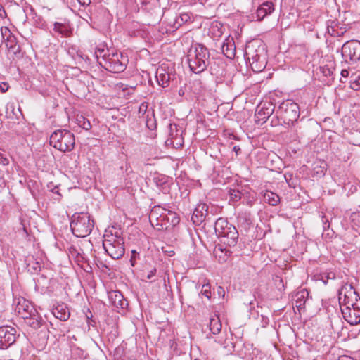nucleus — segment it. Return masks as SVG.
Returning <instances> with one entry per match:
<instances>
[{
	"label": "nucleus",
	"instance_id": "nucleus-63",
	"mask_svg": "<svg viewBox=\"0 0 360 360\" xmlns=\"http://www.w3.org/2000/svg\"><path fill=\"white\" fill-rule=\"evenodd\" d=\"M172 255H174V252L172 251Z\"/></svg>",
	"mask_w": 360,
	"mask_h": 360
},
{
	"label": "nucleus",
	"instance_id": "nucleus-15",
	"mask_svg": "<svg viewBox=\"0 0 360 360\" xmlns=\"http://www.w3.org/2000/svg\"><path fill=\"white\" fill-rule=\"evenodd\" d=\"M274 11V6L272 2L266 1L262 3L257 9L255 15L257 20H262L266 15Z\"/></svg>",
	"mask_w": 360,
	"mask_h": 360
},
{
	"label": "nucleus",
	"instance_id": "nucleus-51",
	"mask_svg": "<svg viewBox=\"0 0 360 360\" xmlns=\"http://www.w3.org/2000/svg\"><path fill=\"white\" fill-rule=\"evenodd\" d=\"M328 32L331 34V35H333V36H338V37H340L342 36L343 34H344V32H335V30H333V32L330 33V30H328Z\"/></svg>",
	"mask_w": 360,
	"mask_h": 360
},
{
	"label": "nucleus",
	"instance_id": "nucleus-31",
	"mask_svg": "<svg viewBox=\"0 0 360 360\" xmlns=\"http://www.w3.org/2000/svg\"><path fill=\"white\" fill-rule=\"evenodd\" d=\"M156 121L154 118V115L152 114L149 117V114L147 115L146 126L150 130H153L156 128Z\"/></svg>",
	"mask_w": 360,
	"mask_h": 360
},
{
	"label": "nucleus",
	"instance_id": "nucleus-20",
	"mask_svg": "<svg viewBox=\"0 0 360 360\" xmlns=\"http://www.w3.org/2000/svg\"><path fill=\"white\" fill-rule=\"evenodd\" d=\"M221 323L217 316H214L210 319V329L214 335L219 334L221 330Z\"/></svg>",
	"mask_w": 360,
	"mask_h": 360
},
{
	"label": "nucleus",
	"instance_id": "nucleus-34",
	"mask_svg": "<svg viewBox=\"0 0 360 360\" xmlns=\"http://www.w3.org/2000/svg\"><path fill=\"white\" fill-rule=\"evenodd\" d=\"M210 288L211 287L209 283L203 284L202 287L201 293L208 299H210L211 297Z\"/></svg>",
	"mask_w": 360,
	"mask_h": 360
},
{
	"label": "nucleus",
	"instance_id": "nucleus-6",
	"mask_svg": "<svg viewBox=\"0 0 360 360\" xmlns=\"http://www.w3.org/2000/svg\"><path fill=\"white\" fill-rule=\"evenodd\" d=\"M103 246L107 254L114 259L121 258L125 252L123 238L118 235H105Z\"/></svg>",
	"mask_w": 360,
	"mask_h": 360
},
{
	"label": "nucleus",
	"instance_id": "nucleus-23",
	"mask_svg": "<svg viewBox=\"0 0 360 360\" xmlns=\"http://www.w3.org/2000/svg\"><path fill=\"white\" fill-rule=\"evenodd\" d=\"M16 310L22 316V314H27V316H31V314L34 312L32 306H30L25 300H23V303H18L16 307Z\"/></svg>",
	"mask_w": 360,
	"mask_h": 360
},
{
	"label": "nucleus",
	"instance_id": "nucleus-57",
	"mask_svg": "<svg viewBox=\"0 0 360 360\" xmlns=\"http://www.w3.org/2000/svg\"><path fill=\"white\" fill-rule=\"evenodd\" d=\"M155 210H152L151 212H150V217H153V214H155Z\"/></svg>",
	"mask_w": 360,
	"mask_h": 360
},
{
	"label": "nucleus",
	"instance_id": "nucleus-26",
	"mask_svg": "<svg viewBox=\"0 0 360 360\" xmlns=\"http://www.w3.org/2000/svg\"><path fill=\"white\" fill-rule=\"evenodd\" d=\"M191 219L195 224L200 225L205 220V217L202 216V214L198 210V207H196L191 217Z\"/></svg>",
	"mask_w": 360,
	"mask_h": 360
},
{
	"label": "nucleus",
	"instance_id": "nucleus-1",
	"mask_svg": "<svg viewBox=\"0 0 360 360\" xmlns=\"http://www.w3.org/2000/svg\"><path fill=\"white\" fill-rule=\"evenodd\" d=\"M188 68H207L212 65L207 49L202 44H193L189 53L183 59Z\"/></svg>",
	"mask_w": 360,
	"mask_h": 360
},
{
	"label": "nucleus",
	"instance_id": "nucleus-39",
	"mask_svg": "<svg viewBox=\"0 0 360 360\" xmlns=\"http://www.w3.org/2000/svg\"><path fill=\"white\" fill-rule=\"evenodd\" d=\"M351 87L352 89L355 91H358L360 89V76H358V79L356 78H354L351 80Z\"/></svg>",
	"mask_w": 360,
	"mask_h": 360
},
{
	"label": "nucleus",
	"instance_id": "nucleus-44",
	"mask_svg": "<svg viewBox=\"0 0 360 360\" xmlns=\"http://www.w3.org/2000/svg\"><path fill=\"white\" fill-rule=\"evenodd\" d=\"M322 164H323V165L320 166V169H321L320 171H317L316 172L321 175H324L325 172L326 171V164L325 162H323Z\"/></svg>",
	"mask_w": 360,
	"mask_h": 360
},
{
	"label": "nucleus",
	"instance_id": "nucleus-24",
	"mask_svg": "<svg viewBox=\"0 0 360 360\" xmlns=\"http://www.w3.org/2000/svg\"><path fill=\"white\" fill-rule=\"evenodd\" d=\"M309 295L307 290H303L296 294L297 300L295 301L296 307L300 309L304 306L305 300H303Z\"/></svg>",
	"mask_w": 360,
	"mask_h": 360
},
{
	"label": "nucleus",
	"instance_id": "nucleus-10",
	"mask_svg": "<svg viewBox=\"0 0 360 360\" xmlns=\"http://www.w3.org/2000/svg\"><path fill=\"white\" fill-rule=\"evenodd\" d=\"M345 319L351 325L360 323V302L356 307H345L341 309Z\"/></svg>",
	"mask_w": 360,
	"mask_h": 360
},
{
	"label": "nucleus",
	"instance_id": "nucleus-30",
	"mask_svg": "<svg viewBox=\"0 0 360 360\" xmlns=\"http://www.w3.org/2000/svg\"><path fill=\"white\" fill-rule=\"evenodd\" d=\"M77 120L78 121L79 126L84 129L89 130L91 129V125L90 122L82 115L77 117Z\"/></svg>",
	"mask_w": 360,
	"mask_h": 360
},
{
	"label": "nucleus",
	"instance_id": "nucleus-59",
	"mask_svg": "<svg viewBox=\"0 0 360 360\" xmlns=\"http://www.w3.org/2000/svg\"><path fill=\"white\" fill-rule=\"evenodd\" d=\"M98 63H99L100 65L102 66V68H104V65L102 64L101 62H98Z\"/></svg>",
	"mask_w": 360,
	"mask_h": 360
},
{
	"label": "nucleus",
	"instance_id": "nucleus-17",
	"mask_svg": "<svg viewBox=\"0 0 360 360\" xmlns=\"http://www.w3.org/2000/svg\"><path fill=\"white\" fill-rule=\"evenodd\" d=\"M52 314L56 318L63 321L68 320L70 317V311L63 304H58L54 307Z\"/></svg>",
	"mask_w": 360,
	"mask_h": 360
},
{
	"label": "nucleus",
	"instance_id": "nucleus-45",
	"mask_svg": "<svg viewBox=\"0 0 360 360\" xmlns=\"http://www.w3.org/2000/svg\"><path fill=\"white\" fill-rule=\"evenodd\" d=\"M313 77L315 79H317L321 82H324V79H323V75L321 73L319 72V75H316V69L313 70Z\"/></svg>",
	"mask_w": 360,
	"mask_h": 360
},
{
	"label": "nucleus",
	"instance_id": "nucleus-11",
	"mask_svg": "<svg viewBox=\"0 0 360 360\" xmlns=\"http://www.w3.org/2000/svg\"><path fill=\"white\" fill-rule=\"evenodd\" d=\"M275 106L271 102H265L257 106L255 116L258 121L266 122L268 118L273 114Z\"/></svg>",
	"mask_w": 360,
	"mask_h": 360
},
{
	"label": "nucleus",
	"instance_id": "nucleus-46",
	"mask_svg": "<svg viewBox=\"0 0 360 360\" xmlns=\"http://www.w3.org/2000/svg\"><path fill=\"white\" fill-rule=\"evenodd\" d=\"M325 274H326L325 277L327 279H335V274L333 271L326 273Z\"/></svg>",
	"mask_w": 360,
	"mask_h": 360
},
{
	"label": "nucleus",
	"instance_id": "nucleus-33",
	"mask_svg": "<svg viewBox=\"0 0 360 360\" xmlns=\"http://www.w3.org/2000/svg\"><path fill=\"white\" fill-rule=\"evenodd\" d=\"M190 20V15L188 13H181L179 17L176 19V23L179 25V26L182 24L187 22Z\"/></svg>",
	"mask_w": 360,
	"mask_h": 360
},
{
	"label": "nucleus",
	"instance_id": "nucleus-32",
	"mask_svg": "<svg viewBox=\"0 0 360 360\" xmlns=\"http://www.w3.org/2000/svg\"><path fill=\"white\" fill-rule=\"evenodd\" d=\"M153 181L155 184V185L160 188L162 187L163 185H165L167 182L166 178L165 176L160 175L153 176Z\"/></svg>",
	"mask_w": 360,
	"mask_h": 360
},
{
	"label": "nucleus",
	"instance_id": "nucleus-27",
	"mask_svg": "<svg viewBox=\"0 0 360 360\" xmlns=\"http://www.w3.org/2000/svg\"><path fill=\"white\" fill-rule=\"evenodd\" d=\"M53 30L66 37L69 33L68 27L65 25L58 22H56L53 24Z\"/></svg>",
	"mask_w": 360,
	"mask_h": 360
},
{
	"label": "nucleus",
	"instance_id": "nucleus-60",
	"mask_svg": "<svg viewBox=\"0 0 360 360\" xmlns=\"http://www.w3.org/2000/svg\"><path fill=\"white\" fill-rule=\"evenodd\" d=\"M120 65H126L124 63H123L122 62L120 63Z\"/></svg>",
	"mask_w": 360,
	"mask_h": 360
},
{
	"label": "nucleus",
	"instance_id": "nucleus-42",
	"mask_svg": "<svg viewBox=\"0 0 360 360\" xmlns=\"http://www.w3.org/2000/svg\"><path fill=\"white\" fill-rule=\"evenodd\" d=\"M8 163H9L8 159L5 155L0 153V164L5 166V165H8Z\"/></svg>",
	"mask_w": 360,
	"mask_h": 360
},
{
	"label": "nucleus",
	"instance_id": "nucleus-47",
	"mask_svg": "<svg viewBox=\"0 0 360 360\" xmlns=\"http://www.w3.org/2000/svg\"><path fill=\"white\" fill-rule=\"evenodd\" d=\"M155 274H156V269L154 268L148 274V275L146 276V278L151 279L155 276Z\"/></svg>",
	"mask_w": 360,
	"mask_h": 360
},
{
	"label": "nucleus",
	"instance_id": "nucleus-62",
	"mask_svg": "<svg viewBox=\"0 0 360 360\" xmlns=\"http://www.w3.org/2000/svg\"><path fill=\"white\" fill-rule=\"evenodd\" d=\"M254 62L252 63H250V67L252 68V65H253Z\"/></svg>",
	"mask_w": 360,
	"mask_h": 360
},
{
	"label": "nucleus",
	"instance_id": "nucleus-7",
	"mask_svg": "<svg viewBox=\"0 0 360 360\" xmlns=\"http://www.w3.org/2000/svg\"><path fill=\"white\" fill-rule=\"evenodd\" d=\"M342 56L347 63L354 64L360 60V41L351 40L342 46Z\"/></svg>",
	"mask_w": 360,
	"mask_h": 360
},
{
	"label": "nucleus",
	"instance_id": "nucleus-9",
	"mask_svg": "<svg viewBox=\"0 0 360 360\" xmlns=\"http://www.w3.org/2000/svg\"><path fill=\"white\" fill-rule=\"evenodd\" d=\"M356 297H359V295L351 285H345L343 286L338 293V300L341 309L343 306H345V307H349V304H352V298H355L356 300Z\"/></svg>",
	"mask_w": 360,
	"mask_h": 360
},
{
	"label": "nucleus",
	"instance_id": "nucleus-64",
	"mask_svg": "<svg viewBox=\"0 0 360 360\" xmlns=\"http://www.w3.org/2000/svg\"><path fill=\"white\" fill-rule=\"evenodd\" d=\"M194 360H199V359H194Z\"/></svg>",
	"mask_w": 360,
	"mask_h": 360
},
{
	"label": "nucleus",
	"instance_id": "nucleus-40",
	"mask_svg": "<svg viewBox=\"0 0 360 360\" xmlns=\"http://www.w3.org/2000/svg\"><path fill=\"white\" fill-rule=\"evenodd\" d=\"M148 108V103H142L141 105L139 106V114L143 115Z\"/></svg>",
	"mask_w": 360,
	"mask_h": 360
},
{
	"label": "nucleus",
	"instance_id": "nucleus-29",
	"mask_svg": "<svg viewBox=\"0 0 360 360\" xmlns=\"http://www.w3.org/2000/svg\"><path fill=\"white\" fill-rule=\"evenodd\" d=\"M230 196V201L233 202H238L241 198V192L237 189H230L229 191Z\"/></svg>",
	"mask_w": 360,
	"mask_h": 360
},
{
	"label": "nucleus",
	"instance_id": "nucleus-43",
	"mask_svg": "<svg viewBox=\"0 0 360 360\" xmlns=\"http://www.w3.org/2000/svg\"><path fill=\"white\" fill-rule=\"evenodd\" d=\"M8 87H9L8 84L6 82H2L0 84V89H1V91L2 93L7 91L8 89Z\"/></svg>",
	"mask_w": 360,
	"mask_h": 360
},
{
	"label": "nucleus",
	"instance_id": "nucleus-16",
	"mask_svg": "<svg viewBox=\"0 0 360 360\" xmlns=\"http://www.w3.org/2000/svg\"><path fill=\"white\" fill-rule=\"evenodd\" d=\"M22 318L25 320L26 323L34 329H38L45 323L43 319L36 313L35 310L31 316L22 314Z\"/></svg>",
	"mask_w": 360,
	"mask_h": 360
},
{
	"label": "nucleus",
	"instance_id": "nucleus-35",
	"mask_svg": "<svg viewBox=\"0 0 360 360\" xmlns=\"http://www.w3.org/2000/svg\"><path fill=\"white\" fill-rule=\"evenodd\" d=\"M235 345L231 340H226L224 342V348L228 353L231 354L234 351Z\"/></svg>",
	"mask_w": 360,
	"mask_h": 360
},
{
	"label": "nucleus",
	"instance_id": "nucleus-22",
	"mask_svg": "<svg viewBox=\"0 0 360 360\" xmlns=\"http://www.w3.org/2000/svg\"><path fill=\"white\" fill-rule=\"evenodd\" d=\"M81 248L75 245H71L69 249V256L76 260L77 262H82L84 257L81 253Z\"/></svg>",
	"mask_w": 360,
	"mask_h": 360
},
{
	"label": "nucleus",
	"instance_id": "nucleus-25",
	"mask_svg": "<svg viewBox=\"0 0 360 360\" xmlns=\"http://www.w3.org/2000/svg\"><path fill=\"white\" fill-rule=\"evenodd\" d=\"M8 55L13 57V60H20L23 55L18 44L14 45L12 48L8 49Z\"/></svg>",
	"mask_w": 360,
	"mask_h": 360
},
{
	"label": "nucleus",
	"instance_id": "nucleus-21",
	"mask_svg": "<svg viewBox=\"0 0 360 360\" xmlns=\"http://www.w3.org/2000/svg\"><path fill=\"white\" fill-rule=\"evenodd\" d=\"M263 197L266 202L273 206L276 205L280 201L279 196L276 193L269 191H266L263 194Z\"/></svg>",
	"mask_w": 360,
	"mask_h": 360
},
{
	"label": "nucleus",
	"instance_id": "nucleus-49",
	"mask_svg": "<svg viewBox=\"0 0 360 360\" xmlns=\"http://www.w3.org/2000/svg\"><path fill=\"white\" fill-rule=\"evenodd\" d=\"M340 74L342 77H347L349 75V71L347 69H342Z\"/></svg>",
	"mask_w": 360,
	"mask_h": 360
},
{
	"label": "nucleus",
	"instance_id": "nucleus-48",
	"mask_svg": "<svg viewBox=\"0 0 360 360\" xmlns=\"http://www.w3.org/2000/svg\"><path fill=\"white\" fill-rule=\"evenodd\" d=\"M322 221H323V228L324 230H326L327 228H329L330 224H329V222H328L327 219H325V217H323Z\"/></svg>",
	"mask_w": 360,
	"mask_h": 360
},
{
	"label": "nucleus",
	"instance_id": "nucleus-14",
	"mask_svg": "<svg viewBox=\"0 0 360 360\" xmlns=\"http://www.w3.org/2000/svg\"><path fill=\"white\" fill-rule=\"evenodd\" d=\"M223 54L229 59H233L236 55V46L233 38L227 37L221 44Z\"/></svg>",
	"mask_w": 360,
	"mask_h": 360
},
{
	"label": "nucleus",
	"instance_id": "nucleus-53",
	"mask_svg": "<svg viewBox=\"0 0 360 360\" xmlns=\"http://www.w3.org/2000/svg\"><path fill=\"white\" fill-rule=\"evenodd\" d=\"M233 150L236 153V155H238L241 151L240 148L238 146H235Z\"/></svg>",
	"mask_w": 360,
	"mask_h": 360
},
{
	"label": "nucleus",
	"instance_id": "nucleus-54",
	"mask_svg": "<svg viewBox=\"0 0 360 360\" xmlns=\"http://www.w3.org/2000/svg\"><path fill=\"white\" fill-rule=\"evenodd\" d=\"M215 210H216V208L214 206H211V207H210V214H211L212 215H214Z\"/></svg>",
	"mask_w": 360,
	"mask_h": 360
},
{
	"label": "nucleus",
	"instance_id": "nucleus-38",
	"mask_svg": "<svg viewBox=\"0 0 360 360\" xmlns=\"http://www.w3.org/2000/svg\"><path fill=\"white\" fill-rule=\"evenodd\" d=\"M351 217L354 225L360 228V212L353 213Z\"/></svg>",
	"mask_w": 360,
	"mask_h": 360
},
{
	"label": "nucleus",
	"instance_id": "nucleus-19",
	"mask_svg": "<svg viewBox=\"0 0 360 360\" xmlns=\"http://www.w3.org/2000/svg\"><path fill=\"white\" fill-rule=\"evenodd\" d=\"M27 271L32 274H37L41 271V264L33 257L26 259Z\"/></svg>",
	"mask_w": 360,
	"mask_h": 360
},
{
	"label": "nucleus",
	"instance_id": "nucleus-8",
	"mask_svg": "<svg viewBox=\"0 0 360 360\" xmlns=\"http://www.w3.org/2000/svg\"><path fill=\"white\" fill-rule=\"evenodd\" d=\"M17 330L10 326L0 327V349H6L13 345L17 339Z\"/></svg>",
	"mask_w": 360,
	"mask_h": 360
},
{
	"label": "nucleus",
	"instance_id": "nucleus-3",
	"mask_svg": "<svg viewBox=\"0 0 360 360\" xmlns=\"http://www.w3.org/2000/svg\"><path fill=\"white\" fill-rule=\"evenodd\" d=\"M94 222L87 212L75 213L71 218L70 229L72 233L78 238L89 236L94 228Z\"/></svg>",
	"mask_w": 360,
	"mask_h": 360
},
{
	"label": "nucleus",
	"instance_id": "nucleus-61",
	"mask_svg": "<svg viewBox=\"0 0 360 360\" xmlns=\"http://www.w3.org/2000/svg\"><path fill=\"white\" fill-rule=\"evenodd\" d=\"M252 70H253L255 72H259V71H255L254 68H252Z\"/></svg>",
	"mask_w": 360,
	"mask_h": 360
},
{
	"label": "nucleus",
	"instance_id": "nucleus-4",
	"mask_svg": "<svg viewBox=\"0 0 360 360\" xmlns=\"http://www.w3.org/2000/svg\"><path fill=\"white\" fill-rule=\"evenodd\" d=\"M50 144L61 152L72 151L75 145V135L69 130H56L50 136Z\"/></svg>",
	"mask_w": 360,
	"mask_h": 360
},
{
	"label": "nucleus",
	"instance_id": "nucleus-36",
	"mask_svg": "<svg viewBox=\"0 0 360 360\" xmlns=\"http://www.w3.org/2000/svg\"><path fill=\"white\" fill-rule=\"evenodd\" d=\"M319 72L323 75V79L333 75L331 69H316V75H319Z\"/></svg>",
	"mask_w": 360,
	"mask_h": 360
},
{
	"label": "nucleus",
	"instance_id": "nucleus-50",
	"mask_svg": "<svg viewBox=\"0 0 360 360\" xmlns=\"http://www.w3.org/2000/svg\"><path fill=\"white\" fill-rule=\"evenodd\" d=\"M352 304H349V307H356V304L360 302V301H359V297H356V300L355 298H352Z\"/></svg>",
	"mask_w": 360,
	"mask_h": 360
},
{
	"label": "nucleus",
	"instance_id": "nucleus-37",
	"mask_svg": "<svg viewBox=\"0 0 360 360\" xmlns=\"http://www.w3.org/2000/svg\"><path fill=\"white\" fill-rule=\"evenodd\" d=\"M140 259V254L139 252H136V250H133L131 251V256L130 258V263L132 266H134L136 261Z\"/></svg>",
	"mask_w": 360,
	"mask_h": 360
},
{
	"label": "nucleus",
	"instance_id": "nucleus-52",
	"mask_svg": "<svg viewBox=\"0 0 360 360\" xmlns=\"http://www.w3.org/2000/svg\"><path fill=\"white\" fill-rule=\"evenodd\" d=\"M6 15V13L4 8L0 5V17L4 18Z\"/></svg>",
	"mask_w": 360,
	"mask_h": 360
},
{
	"label": "nucleus",
	"instance_id": "nucleus-55",
	"mask_svg": "<svg viewBox=\"0 0 360 360\" xmlns=\"http://www.w3.org/2000/svg\"><path fill=\"white\" fill-rule=\"evenodd\" d=\"M252 58L253 60L257 61L258 59L259 58V56L257 54H256L255 56H252Z\"/></svg>",
	"mask_w": 360,
	"mask_h": 360
},
{
	"label": "nucleus",
	"instance_id": "nucleus-12",
	"mask_svg": "<svg viewBox=\"0 0 360 360\" xmlns=\"http://www.w3.org/2000/svg\"><path fill=\"white\" fill-rule=\"evenodd\" d=\"M108 299L110 304L117 311L119 309H124L128 306V302L124 299L120 291L112 290L109 292Z\"/></svg>",
	"mask_w": 360,
	"mask_h": 360
},
{
	"label": "nucleus",
	"instance_id": "nucleus-5",
	"mask_svg": "<svg viewBox=\"0 0 360 360\" xmlns=\"http://www.w3.org/2000/svg\"><path fill=\"white\" fill-rule=\"evenodd\" d=\"M276 116L285 124H292L300 117L299 105L291 100L285 101L276 110Z\"/></svg>",
	"mask_w": 360,
	"mask_h": 360
},
{
	"label": "nucleus",
	"instance_id": "nucleus-18",
	"mask_svg": "<svg viewBox=\"0 0 360 360\" xmlns=\"http://www.w3.org/2000/svg\"><path fill=\"white\" fill-rule=\"evenodd\" d=\"M1 36L4 39H6V46L7 49H11L14 45H18L15 37L11 34L9 29L6 27L1 28Z\"/></svg>",
	"mask_w": 360,
	"mask_h": 360
},
{
	"label": "nucleus",
	"instance_id": "nucleus-41",
	"mask_svg": "<svg viewBox=\"0 0 360 360\" xmlns=\"http://www.w3.org/2000/svg\"><path fill=\"white\" fill-rule=\"evenodd\" d=\"M105 52L104 49L97 48L96 51H95V56L98 59L99 56H102L103 58H104L105 54H103Z\"/></svg>",
	"mask_w": 360,
	"mask_h": 360
},
{
	"label": "nucleus",
	"instance_id": "nucleus-13",
	"mask_svg": "<svg viewBox=\"0 0 360 360\" xmlns=\"http://www.w3.org/2000/svg\"><path fill=\"white\" fill-rule=\"evenodd\" d=\"M155 69V77L159 85L166 87L169 85V81L173 80L174 77V69Z\"/></svg>",
	"mask_w": 360,
	"mask_h": 360
},
{
	"label": "nucleus",
	"instance_id": "nucleus-2",
	"mask_svg": "<svg viewBox=\"0 0 360 360\" xmlns=\"http://www.w3.org/2000/svg\"><path fill=\"white\" fill-rule=\"evenodd\" d=\"M214 231L220 241L228 246H235L238 240V231L227 219L219 218L214 224Z\"/></svg>",
	"mask_w": 360,
	"mask_h": 360
},
{
	"label": "nucleus",
	"instance_id": "nucleus-28",
	"mask_svg": "<svg viewBox=\"0 0 360 360\" xmlns=\"http://www.w3.org/2000/svg\"><path fill=\"white\" fill-rule=\"evenodd\" d=\"M198 207V210L200 211V212L202 214V216L205 217V219H207L208 220L210 219V207L206 203H200L197 205Z\"/></svg>",
	"mask_w": 360,
	"mask_h": 360
},
{
	"label": "nucleus",
	"instance_id": "nucleus-58",
	"mask_svg": "<svg viewBox=\"0 0 360 360\" xmlns=\"http://www.w3.org/2000/svg\"><path fill=\"white\" fill-rule=\"evenodd\" d=\"M89 1V3L90 2V0H87ZM83 4H86V1L85 0H83V2H82Z\"/></svg>",
	"mask_w": 360,
	"mask_h": 360
},
{
	"label": "nucleus",
	"instance_id": "nucleus-56",
	"mask_svg": "<svg viewBox=\"0 0 360 360\" xmlns=\"http://www.w3.org/2000/svg\"><path fill=\"white\" fill-rule=\"evenodd\" d=\"M195 70H196V69L191 68V70L192 72H195V73H200V72H201V71H198V72H196V71H195Z\"/></svg>",
	"mask_w": 360,
	"mask_h": 360
}]
</instances>
